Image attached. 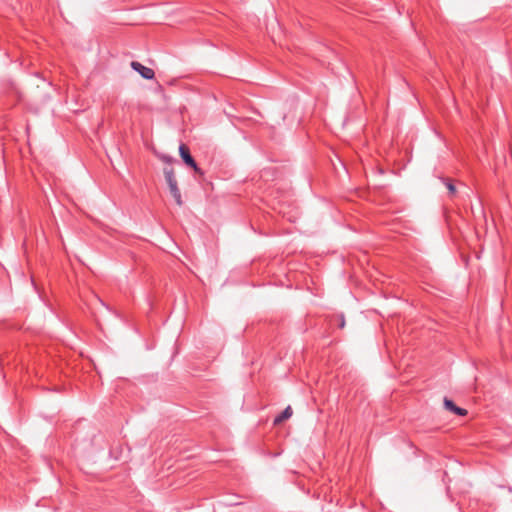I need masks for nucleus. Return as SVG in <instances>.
<instances>
[{"label":"nucleus","mask_w":512,"mask_h":512,"mask_svg":"<svg viewBox=\"0 0 512 512\" xmlns=\"http://www.w3.org/2000/svg\"><path fill=\"white\" fill-rule=\"evenodd\" d=\"M179 154H180V157L182 158L183 162L188 167L192 168L196 174H198L199 176L204 175L203 170L198 167V165H197L196 161L194 160V158L192 157V155L190 153V149L187 145L182 143L179 146Z\"/></svg>","instance_id":"nucleus-1"},{"label":"nucleus","mask_w":512,"mask_h":512,"mask_svg":"<svg viewBox=\"0 0 512 512\" xmlns=\"http://www.w3.org/2000/svg\"><path fill=\"white\" fill-rule=\"evenodd\" d=\"M131 68L138 72L144 79L151 80L155 77L154 70L142 65L140 62L132 61Z\"/></svg>","instance_id":"nucleus-2"},{"label":"nucleus","mask_w":512,"mask_h":512,"mask_svg":"<svg viewBox=\"0 0 512 512\" xmlns=\"http://www.w3.org/2000/svg\"><path fill=\"white\" fill-rule=\"evenodd\" d=\"M444 406L447 410L453 412L456 415H459V416L467 415L466 409L456 406V404L448 398L444 399Z\"/></svg>","instance_id":"nucleus-3"},{"label":"nucleus","mask_w":512,"mask_h":512,"mask_svg":"<svg viewBox=\"0 0 512 512\" xmlns=\"http://www.w3.org/2000/svg\"><path fill=\"white\" fill-rule=\"evenodd\" d=\"M292 408L290 406H287L279 415H277L275 418H274V425H279L280 423H282L283 421L289 419L291 416H292Z\"/></svg>","instance_id":"nucleus-4"},{"label":"nucleus","mask_w":512,"mask_h":512,"mask_svg":"<svg viewBox=\"0 0 512 512\" xmlns=\"http://www.w3.org/2000/svg\"><path fill=\"white\" fill-rule=\"evenodd\" d=\"M168 187H169L170 193L173 196V198L175 199V202L177 203V205L181 206L183 204V201H182V197H181V193L178 188V185L175 184V185H170Z\"/></svg>","instance_id":"nucleus-5"},{"label":"nucleus","mask_w":512,"mask_h":512,"mask_svg":"<svg viewBox=\"0 0 512 512\" xmlns=\"http://www.w3.org/2000/svg\"><path fill=\"white\" fill-rule=\"evenodd\" d=\"M164 175H165V180H166L168 186L177 184L175 173L172 168L164 169Z\"/></svg>","instance_id":"nucleus-6"},{"label":"nucleus","mask_w":512,"mask_h":512,"mask_svg":"<svg viewBox=\"0 0 512 512\" xmlns=\"http://www.w3.org/2000/svg\"><path fill=\"white\" fill-rule=\"evenodd\" d=\"M443 182H444L445 186L447 187L450 195H455L456 187L453 184V182L449 178H443Z\"/></svg>","instance_id":"nucleus-7"},{"label":"nucleus","mask_w":512,"mask_h":512,"mask_svg":"<svg viewBox=\"0 0 512 512\" xmlns=\"http://www.w3.org/2000/svg\"><path fill=\"white\" fill-rule=\"evenodd\" d=\"M339 318V328H343L345 326V318H344V315L341 314L338 316Z\"/></svg>","instance_id":"nucleus-8"}]
</instances>
